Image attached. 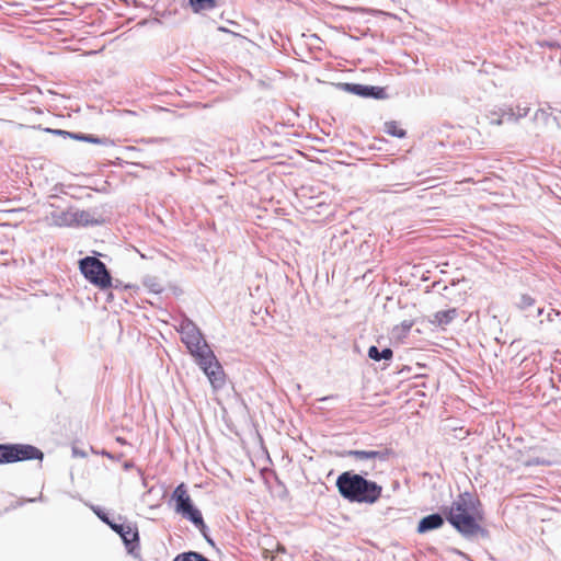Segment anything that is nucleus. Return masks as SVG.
<instances>
[{"mask_svg": "<svg viewBox=\"0 0 561 561\" xmlns=\"http://www.w3.org/2000/svg\"><path fill=\"white\" fill-rule=\"evenodd\" d=\"M443 513L450 526L462 537L472 539L489 536V531L480 525L484 516L482 503L473 493H459L450 506H443Z\"/></svg>", "mask_w": 561, "mask_h": 561, "instance_id": "obj_1", "label": "nucleus"}, {"mask_svg": "<svg viewBox=\"0 0 561 561\" xmlns=\"http://www.w3.org/2000/svg\"><path fill=\"white\" fill-rule=\"evenodd\" d=\"M178 331L181 333L182 342L196 358L211 386H215V382L220 380L224 371L197 325L185 318L180 322Z\"/></svg>", "mask_w": 561, "mask_h": 561, "instance_id": "obj_2", "label": "nucleus"}, {"mask_svg": "<svg viewBox=\"0 0 561 561\" xmlns=\"http://www.w3.org/2000/svg\"><path fill=\"white\" fill-rule=\"evenodd\" d=\"M335 485L341 496L351 503L374 504L380 499L382 492V486L377 482L353 471L339 474Z\"/></svg>", "mask_w": 561, "mask_h": 561, "instance_id": "obj_3", "label": "nucleus"}, {"mask_svg": "<svg viewBox=\"0 0 561 561\" xmlns=\"http://www.w3.org/2000/svg\"><path fill=\"white\" fill-rule=\"evenodd\" d=\"M79 270L89 283L100 289H107L113 286L112 276L105 263L95 256L80 259Z\"/></svg>", "mask_w": 561, "mask_h": 561, "instance_id": "obj_4", "label": "nucleus"}, {"mask_svg": "<svg viewBox=\"0 0 561 561\" xmlns=\"http://www.w3.org/2000/svg\"><path fill=\"white\" fill-rule=\"evenodd\" d=\"M171 500L174 502L176 514L190 520L195 527L205 528L202 512L194 505L184 483L179 484L173 490Z\"/></svg>", "mask_w": 561, "mask_h": 561, "instance_id": "obj_5", "label": "nucleus"}, {"mask_svg": "<svg viewBox=\"0 0 561 561\" xmlns=\"http://www.w3.org/2000/svg\"><path fill=\"white\" fill-rule=\"evenodd\" d=\"M44 453L36 446L30 444L4 443L0 444V465L14 463L26 460H39Z\"/></svg>", "mask_w": 561, "mask_h": 561, "instance_id": "obj_6", "label": "nucleus"}, {"mask_svg": "<svg viewBox=\"0 0 561 561\" xmlns=\"http://www.w3.org/2000/svg\"><path fill=\"white\" fill-rule=\"evenodd\" d=\"M110 528L121 537V539L129 554H131L134 558L140 557V554H139L140 538H139V531H138V528L136 525L130 524V523L126 524V523L114 522L113 524H110Z\"/></svg>", "mask_w": 561, "mask_h": 561, "instance_id": "obj_7", "label": "nucleus"}, {"mask_svg": "<svg viewBox=\"0 0 561 561\" xmlns=\"http://www.w3.org/2000/svg\"><path fill=\"white\" fill-rule=\"evenodd\" d=\"M337 87L347 93H352L360 98H370L375 100H383L387 98L386 89L382 87L351 82L339 83Z\"/></svg>", "mask_w": 561, "mask_h": 561, "instance_id": "obj_8", "label": "nucleus"}, {"mask_svg": "<svg viewBox=\"0 0 561 561\" xmlns=\"http://www.w3.org/2000/svg\"><path fill=\"white\" fill-rule=\"evenodd\" d=\"M392 450L389 448H385L381 450H357L351 449L344 451L345 457H352L356 460H379L387 461L389 457L392 455Z\"/></svg>", "mask_w": 561, "mask_h": 561, "instance_id": "obj_9", "label": "nucleus"}, {"mask_svg": "<svg viewBox=\"0 0 561 561\" xmlns=\"http://www.w3.org/2000/svg\"><path fill=\"white\" fill-rule=\"evenodd\" d=\"M58 225H96L99 221L92 219L91 214L87 210H76L62 213L58 219Z\"/></svg>", "mask_w": 561, "mask_h": 561, "instance_id": "obj_10", "label": "nucleus"}, {"mask_svg": "<svg viewBox=\"0 0 561 561\" xmlns=\"http://www.w3.org/2000/svg\"><path fill=\"white\" fill-rule=\"evenodd\" d=\"M446 517L443 513H433L422 517L417 524L416 531L419 534H426L432 530L439 529L444 526Z\"/></svg>", "mask_w": 561, "mask_h": 561, "instance_id": "obj_11", "label": "nucleus"}, {"mask_svg": "<svg viewBox=\"0 0 561 561\" xmlns=\"http://www.w3.org/2000/svg\"><path fill=\"white\" fill-rule=\"evenodd\" d=\"M534 121L537 125L545 127H552L557 125V118L552 115V113L546 108H539L536 111L534 115Z\"/></svg>", "mask_w": 561, "mask_h": 561, "instance_id": "obj_12", "label": "nucleus"}, {"mask_svg": "<svg viewBox=\"0 0 561 561\" xmlns=\"http://www.w3.org/2000/svg\"><path fill=\"white\" fill-rule=\"evenodd\" d=\"M393 356V352L390 347L379 350L377 346L371 345L368 348V357L375 362L389 360Z\"/></svg>", "mask_w": 561, "mask_h": 561, "instance_id": "obj_13", "label": "nucleus"}, {"mask_svg": "<svg viewBox=\"0 0 561 561\" xmlns=\"http://www.w3.org/2000/svg\"><path fill=\"white\" fill-rule=\"evenodd\" d=\"M72 139L79 140V141H85V142H90V144H95V145H104V146H112L114 144L113 140H111L108 138H100V137H96L91 134H82V133H78L77 136H72Z\"/></svg>", "mask_w": 561, "mask_h": 561, "instance_id": "obj_14", "label": "nucleus"}, {"mask_svg": "<svg viewBox=\"0 0 561 561\" xmlns=\"http://www.w3.org/2000/svg\"><path fill=\"white\" fill-rule=\"evenodd\" d=\"M457 317V310L455 308L438 311L434 314V322L440 327L449 324Z\"/></svg>", "mask_w": 561, "mask_h": 561, "instance_id": "obj_15", "label": "nucleus"}, {"mask_svg": "<svg viewBox=\"0 0 561 561\" xmlns=\"http://www.w3.org/2000/svg\"><path fill=\"white\" fill-rule=\"evenodd\" d=\"M173 561H210L205 556L196 551H186L179 553Z\"/></svg>", "mask_w": 561, "mask_h": 561, "instance_id": "obj_16", "label": "nucleus"}, {"mask_svg": "<svg viewBox=\"0 0 561 561\" xmlns=\"http://www.w3.org/2000/svg\"><path fill=\"white\" fill-rule=\"evenodd\" d=\"M194 12L210 10L216 7V0H188Z\"/></svg>", "mask_w": 561, "mask_h": 561, "instance_id": "obj_17", "label": "nucleus"}, {"mask_svg": "<svg viewBox=\"0 0 561 561\" xmlns=\"http://www.w3.org/2000/svg\"><path fill=\"white\" fill-rule=\"evenodd\" d=\"M385 131L397 138H404L407 135V131L402 128H399L397 123L393 121L387 122L385 124Z\"/></svg>", "mask_w": 561, "mask_h": 561, "instance_id": "obj_18", "label": "nucleus"}, {"mask_svg": "<svg viewBox=\"0 0 561 561\" xmlns=\"http://www.w3.org/2000/svg\"><path fill=\"white\" fill-rule=\"evenodd\" d=\"M528 113H529V107H527V106H524V107L517 106V113H515L513 108H510V110H507L504 113V115H507V119L508 121L516 122L519 118L527 116Z\"/></svg>", "mask_w": 561, "mask_h": 561, "instance_id": "obj_19", "label": "nucleus"}, {"mask_svg": "<svg viewBox=\"0 0 561 561\" xmlns=\"http://www.w3.org/2000/svg\"><path fill=\"white\" fill-rule=\"evenodd\" d=\"M92 512L104 523L110 527V524H113L115 520L110 517V514L105 512L104 508H102L99 505H91Z\"/></svg>", "mask_w": 561, "mask_h": 561, "instance_id": "obj_20", "label": "nucleus"}, {"mask_svg": "<svg viewBox=\"0 0 561 561\" xmlns=\"http://www.w3.org/2000/svg\"><path fill=\"white\" fill-rule=\"evenodd\" d=\"M534 304H535V299L533 297H530L529 295H522L519 302H518V307L520 309L526 310L527 308L531 307Z\"/></svg>", "mask_w": 561, "mask_h": 561, "instance_id": "obj_21", "label": "nucleus"}, {"mask_svg": "<svg viewBox=\"0 0 561 561\" xmlns=\"http://www.w3.org/2000/svg\"><path fill=\"white\" fill-rule=\"evenodd\" d=\"M46 133H50V134H54V135H58V136H62V137H68V138H71L72 139V136H77L78 133H72V131H68V130H62V129H53V128H45L44 129Z\"/></svg>", "mask_w": 561, "mask_h": 561, "instance_id": "obj_22", "label": "nucleus"}, {"mask_svg": "<svg viewBox=\"0 0 561 561\" xmlns=\"http://www.w3.org/2000/svg\"><path fill=\"white\" fill-rule=\"evenodd\" d=\"M196 528L201 531V534L203 535V537L206 539V541L209 545L215 546L214 540L208 535V527L206 524H205V528H202V527H196Z\"/></svg>", "mask_w": 561, "mask_h": 561, "instance_id": "obj_23", "label": "nucleus"}, {"mask_svg": "<svg viewBox=\"0 0 561 561\" xmlns=\"http://www.w3.org/2000/svg\"><path fill=\"white\" fill-rule=\"evenodd\" d=\"M506 111H504L502 113V115H499L496 117H491L490 118V123L493 124V125H501L503 123V118L506 117L507 118V115H504Z\"/></svg>", "mask_w": 561, "mask_h": 561, "instance_id": "obj_24", "label": "nucleus"}, {"mask_svg": "<svg viewBox=\"0 0 561 561\" xmlns=\"http://www.w3.org/2000/svg\"><path fill=\"white\" fill-rule=\"evenodd\" d=\"M545 463H547V462L545 460L539 459V458L529 460L527 462V465H529V466H531V465H537L538 466V465H545Z\"/></svg>", "mask_w": 561, "mask_h": 561, "instance_id": "obj_25", "label": "nucleus"}, {"mask_svg": "<svg viewBox=\"0 0 561 561\" xmlns=\"http://www.w3.org/2000/svg\"><path fill=\"white\" fill-rule=\"evenodd\" d=\"M560 316V312L559 311H556V310H551L549 313H548V320L549 321H553V317H559Z\"/></svg>", "mask_w": 561, "mask_h": 561, "instance_id": "obj_26", "label": "nucleus"}, {"mask_svg": "<svg viewBox=\"0 0 561 561\" xmlns=\"http://www.w3.org/2000/svg\"><path fill=\"white\" fill-rule=\"evenodd\" d=\"M36 501H41V502H42V501H44V496H43V494H42V493L39 494V496H38V497H32V499H26V500H24V502H30V503H34V502H36Z\"/></svg>", "mask_w": 561, "mask_h": 561, "instance_id": "obj_27", "label": "nucleus"}, {"mask_svg": "<svg viewBox=\"0 0 561 561\" xmlns=\"http://www.w3.org/2000/svg\"><path fill=\"white\" fill-rule=\"evenodd\" d=\"M117 442H118L119 444H125V443H126V440H125L124 438H122V437H117Z\"/></svg>", "mask_w": 561, "mask_h": 561, "instance_id": "obj_28", "label": "nucleus"}, {"mask_svg": "<svg viewBox=\"0 0 561 561\" xmlns=\"http://www.w3.org/2000/svg\"><path fill=\"white\" fill-rule=\"evenodd\" d=\"M542 311H543L542 308H538L537 309V314L540 316L542 313Z\"/></svg>", "mask_w": 561, "mask_h": 561, "instance_id": "obj_29", "label": "nucleus"}, {"mask_svg": "<svg viewBox=\"0 0 561 561\" xmlns=\"http://www.w3.org/2000/svg\"><path fill=\"white\" fill-rule=\"evenodd\" d=\"M411 386H413V387H416V386H424V383H423V382H422V383H412Z\"/></svg>", "mask_w": 561, "mask_h": 561, "instance_id": "obj_30", "label": "nucleus"}, {"mask_svg": "<svg viewBox=\"0 0 561 561\" xmlns=\"http://www.w3.org/2000/svg\"><path fill=\"white\" fill-rule=\"evenodd\" d=\"M329 399H330V397H323V398H321L320 400H321V401H327V400H329Z\"/></svg>", "mask_w": 561, "mask_h": 561, "instance_id": "obj_31", "label": "nucleus"}, {"mask_svg": "<svg viewBox=\"0 0 561 561\" xmlns=\"http://www.w3.org/2000/svg\"><path fill=\"white\" fill-rule=\"evenodd\" d=\"M119 520H124L125 518L122 515H118Z\"/></svg>", "mask_w": 561, "mask_h": 561, "instance_id": "obj_32", "label": "nucleus"}]
</instances>
